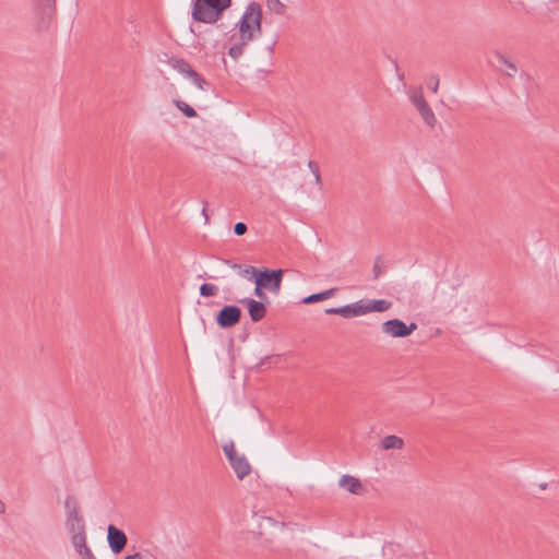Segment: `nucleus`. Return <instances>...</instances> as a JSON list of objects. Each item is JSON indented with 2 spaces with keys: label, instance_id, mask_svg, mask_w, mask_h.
I'll list each match as a JSON object with an SVG mask.
<instances>
[{
  "label": "nucleus",
  "instance_id": "nucleus-1",
  "mask_svg": "<svg viewBox=\"0 0 559 559\" xmlns=\"http://www.w3.org/2000/svg\"><path fill=\"white\" fill-rule=\"evenodd\" d=\"M239 38L252 41L262 35V7L258 2H250L238 22Z\"/></svg>",
  "mask_w": 559,
  "mask_h": 559
},
{
  "label": "nucleus",
  "instance_id": "nucleus-2",
  "mask_svg": "<svg viewBox=\"0 0 559 559\" xmlns=\"http://www.w3.org/2000/svg\"><path fill=\"white\" fill-rule=\"evenodd\" d=\"M63 506L67 514L66 527L68 533L70 535L86 533V524L81 512L79 500L74 496L68 495L64 499Z\"/></svg>",
  "mask_w": 559,
  "mask_h": 559
},
{
  "label": "nucleus",
  "instance_id": "nucleus-3",
  "mask_svg": "<svg viewBox=\"0 0 559 559\" xmlns=\"http://www.w3.org/2000/svg\"><path fill=\"white\" fill-rule=\"evenodd\" d=\"M165 56L167 57L166 62L174 70L182 74L185 79L189 80L199 90L204 91L206 88L207 81L199 72H197L187 60L176 56L168 57L167 53H165Z\"/></svg>",
  "mask_w": 559,
  "mask_h": 559
},
{
  "label": "nucleus",
  "instance_id": "nucleus-4",
  "mask_svg": "<svg viewBox=\"0 0 559 559\" xmlns=\"http://www.w3.org/2000/svg\"><path fill=\"white\" fill-rule=\"evenodd\" d=\"M408 97L413 106L417 109L424 122L428 127L435 128L437 124V117L432 111L431 107L429 106V104L426 102L423 88L412 86L408 90Z\"/></svg>",
  "mask_w": 559,
  "mask_h": 559
},
{
  "label": "nucleus",
  "instance_id": "nucleus-5",
  "mask_svg": "<svg viewBox=\"0 0 559 559\" xmlns=\"http://www.w3.org/2000/svg\"><path fill=\"white\" fill-rule=\"evenodd\" d=\"M223 451L238 479L242 480L251 473V465L245 455H239L233 441L223 445Z\"/></svg>",
  "mask_w": 559,
  "mask_h": 559
},
{
  "label": "nucleus",
  "instance_id": "nucleus-6",
  "mask_svg": "<svg viewBox=\"0 0 559 559\" xmlns=\"http://www.w3.org/2000/svg\"><path fill=\"white\" fill-rule=\"evenodd\" d=\"M381 329L382 332L389 336L406 337L417 329V324L412 322L407 325L400 319H391L383 322Z\"/></svg>",
  "mask_w": 559,
  "mask_h": 559
},
{
  "label": "nucleus",
  "instance_id": "nucleus-7",
  "mask_svg": "<svg viewBox=\"0 0 559 559\" xmlns=\"http://www.w3.org/2000/svg\"><path fill=\"white\" fill-rule=\"evenodd\" d=\"M283 280V270H267L264 269L257 274L254 282H261L265 289L278 294L281 290Z\"/></svg>",
  "mask_w": 559,
  "mask_h": 559
},
{
  "label": "nucleus",
  "instance_id": "nucleus-8",
  "mask_svg": "<svg viewBox=\"0 0 559 559\" xmlns=\"http://www.w3.org/2000/svg\"><path fill=\"white\" fill-rule=\"evenodd\" d=\"M107 542L112 554L119 555L126 548L128 537L122 530L114 524H109L107 527Z\"/></svg>",
  "mask_w": 559,
  "mask_h": 559
},
{
  "label": "nucleus",
  "instance_id": "nucleus-9",
  "mask_svg": "<svg viewBox=\"0 0 559 559\" xmlns=\"http://www.w3.org/2000/svg\"><path fill=\"white\" fill-rule=\"evenodd\" d=\"M241 317V310L237 306H225L216 316V322L221 328H231L236 325Z\"/></svg>",
  "mask_w": 559,
  "mask_h": 559
},
{
  "label": "nucleus",
  "instance_id": "nucleus-10",
  "mask_svg": "<svg viewBox=\"0 0 559 559\" xmlns=\"http://www.w3.org/2000/svg\"><path fill=\"white\" fill-rule=\"evenodd\" d=\"M325 313L338 314L344 318H354V317L364 316L365 314L364 299H361L357 302L345 305V306L337 307V308H328V309H325Z\"/></svg>",
  "mask_w": 559,
  "mask_h": 559
},
{
  "label": "nucleus",
  "instance_id": "nucleus-11",
  "mask_svg": "<svg viewBox=\"0 0 559 559\" xmlns=\"http://www.w3.org/2000/svg\"><path fill=\"white\" fill-rule=\"evenodd\" d=\"M250 316L252 322H260L266 316V307L262 301L252 299V298H243L240 300Z\"/></svg>",
  "mask_w": 559,
  "mask_h": 559
},
{
  "label": "nucleus",
  "instance_id": "nucleus-12",
  "mask_svg": "<svg viewBox=\"0 0 559 559\" xmlns=\"http://www.w3.org/2000/svg\"><path fill=\"white\" fill-rule=\"evenodd\" d=\"M191 14L195 22L210 23V0H192Z\"/></svg>",
  "mask_w": 559,
  "mask_h": 559
},
{
  "label": "nucleus",
  "instance_id": "nucleus-13",
  "mask_svg": "<svg viewBox=\"0 0 559 559\" xmlns=\"http://www.w3.org/2000/svg\"><path fill=\"white\" fill-rule=\"evenodd\" d=\"M338 485L340 487L344 488L345 490L353 495H361L365 491L361 481L358 478L350 475L341 476Z\"/></svg>",
  "mask_w": 559,
  "mask_h": 559
},
{
  "label": "nucleus",
  "instance_id": "nucleus-14",
  "mask_svg": "<svg viewBox=\"0 0 559 559\" xmlns=\"http://www.w3.org/2000/svg\"><path fill=\"white\" fill-rule=\"evenodd\" d=\"M495 57H496L498 63L500 64V67H498L499 71H501L504 75L510 76V78H513L516 74L518 68L514 64V62H512L509 58H507L500 51H495Z\"/></svg>",
  "mask_w": 559,
  "mask_h": 559
},
{
  "label": "nucleus",
  "instance_id": "nucleus-15",
  "mask_svg": "<svg viewBox=\"0 0 559 559\" xmlns=\"http://www.w3.org/2000/svg\"><path fill=\"white\" fill-rule=\"evenodd\" d=\"M391 306H392V302L384 300V299L364 300V312H365V314L372 312V311L383 312V311H386L388 309H390Z\"/></svg>",
  "mask_w": 559,
  "mask_h": 559
},
{
  "label": "nucleus",
  "instance_id": "nucleus-16",
  "mask_svg": "<svg viewBox=\"0 0 559 559\" xmlns=\"http://www.w3.org/2000/svg\"><path fill=\"white\" fill-rule=\"evenodd\" d=\"M231 5V0H212V24Z\"/></svg>",
  "mask_w": 559,
  "mask_h": 559
},
{
  "label": "nucleus",
  "instance_id": "nucleus-17",
  "mask_svg": "<svg viewBox=\"0 0 559 559\" xmlns=\"http://www.w3.org/2000/svg\"><path fill=\"white\" fill-rule=\"evenodd\" d=\"M404 447V440L395 435H390L381 440V448L383 450L396 449L401 450Z\"/></svg>",
  "mask_w": 559,
  "mask_h": 559
},
{
  "label": "nucleus",
  "instance_id": "nucleus-18",
  "mask_svg": "<svg viewBox=\"0 0 559 559\" xmlns=\"http://www.w3.org/2000/svg\"><path fill=\"white\" fill-rule=\"evenodd\" d=\"M71 544L75 551L81 556L84 552V549H87V543H86V533H78L70 535Z\"/></svg>",
  "mask_w": 559,
  "mask_h": 559
},
{
  "label": "nucleus",
  "instance_id": "nucleus-19",
  "mask_svg": "<svg viewBox=\"0 0 559 559\" xmlns=\"http://www.w3.org/2000/svg\"><path fill=\"white\" fill-rule=\"evenodd\" d=\"M335 292H336V288H330V289L321 292V293L312 294L308 297H305L302 299V304H313V302L329 299L330 297H332L334 295Z\"/></svg>",
  "mask_w": 559,
  "mask_h": 559
},
{
  "label": "nucleus",
  "instance_id": "nucleus-20",
  "mask_svg": "<svg viewBox=\"0 0 559 559\" xmlns=\"http://www.w3.org/2000/svg\"><path fill=\"white\" fill-rule=\"evenodd\" d=\"M266 9L276 14L284 15L286 13L287 7L281 0H265Z\"/></svg>",
  "mask_w": 559,
  "mask_h": 559
},
{
  "label": "nucleus",
  "instance_id": "nucleus-21",
  "mask_svg": "<svg viewBox=\"0 0 559 559\" xmlns=\"http://www.w3.org/2000/svg\"><path fill=\"white\" fill-rule=\"evenodd\" d=\"M174 105L187 118H194L198 115L195 109L183 100L174 99Z\"/></svg>",
  "mask_w": 559,
  "mask_h": 559
},
{
  "label": "nucleus",
  "instance_id": "nucleus-22",
  "mask_svg": "<svg viewBox=\"0 0 559 559\" xmlns=\"http://www.w3.org/2000/svg\"><path fill=\"white\" fill-rule=\"evenodd\" d=\"M250 41H245L242 39H240L238 43H235L233 46L229 47V50H228V53L229 56L233 58V59H237L239 58L243 51H245V47L249 44Z\"/></svg>",
  "mask_w": 559,
  "mask_h": 559
},
{
  "label": "nucleus",
  "instance_id": "nucleus-23",
  "mask_svg": "<svg viewBox=\"0 0 559 559\" xmlns=\"http://www.w3.org/2000/svg\"><path fill=\"white\" fill-rule=\"evenodd\" d=\"M276 525H281L282 527L285 525V523H278L276 522L274 519L272 518H269V516H261L260 518V523H259V535H263V531L262 528L265 527V526H276Z\"/></svg>",
  "mask_w": 559,
  "mask_h": 559
},
{
  "label": "nucleus",
  "instance_id": "nucleus-24",
  "mask_svg": "<svg viewBox=\"0 0 559 559\" xmlns=\"http://www.w3.org/2000/svg\"><path fill=\"white\" fill-rule=\"evenodd\" d=\"M39 5L44 13L48 10V13H51L56 9V0H39Z\"/></svg>",
  "mask_w": 559,
  "mask_h": 559
},
{
  "label": "nucleus",
  "instance_id": "nucleus-25",
  "mask_svg": "<svg viewBox=\"0 0 559 559\" xmlns=\"http://www.w3.org/2000/svg\"><path fill=\"white\" fill-rule=\"evenodd\" d=\"M254 283H255L254 296L260 299L259 301L265 300L267 298V296L264 292L265 287H263V284L261 282H254Z\"/></svg>",
  "mask_w": 559,
  "mask_h": 559
},
{
  "label": "nucleus",
  "instance_id": "nucleus-26",
  "mask_svg": "<svg viewBox=\"0 0 559 559\" xmlns=\"http://www.w3.org/2000/svg\"><path fill=\"white\" fill-rule=\"evenodd\" d=\"M247 225L242 222H239L237 223L235 226H234V233L237 235V236H242L246 234L247 231Z\"/></svg>",
  "mask_w": 559,
  "mask_h": 559
},
{
  "label": "nucleus",
  "instance_id": "nucleus-27",
  "mask_svg": "<svg viewBox=\"0 0 559 559\" xmlns=\"http://www.w3.org/2000/svg\"><path fill=\"white\" fill-rule=\"evenodd\" d=\"M373 277L378 278L383 273V267L379 264V261H376L372 267Z\"/></svg>",
  "mask_w": 559,
  "mask_h": 559
},
{
  "label": "nucleus",
  "instance_id": "nucleus-28",
  "mask_svg": "<svg viewBox=\"0 0 559 559\" xmlns=\"http://www.w3.org/2000/svg\"><path fill=\"white\" fill-rule=\"evenodd\" d=\"M200 294L203 297H210V283H203L200 286Z\"/></svg>",
  "mask_w": 559,
  "mask_h": 559
},
{
  "label": "nucleus",
  "instance_id": "nucleus-29",
  "mask_svg": "<svg viewBox=\"0 0 559 559\" xmlns=\"http://www.w3.org/2000/svg\"><path fill=\"white\" fill-rule=\"evenodd\" d=\"M81 557L83 559H97L90 547L84 549V552L81 555Z\"/></svg>",
  "mask_w": 559,
  "mask_h": 559
},
{
  "label": "nucleus",
  "instance_id": "nucleus-30",
  "mask_svg": "<svg viewBox=\"0 0 559 559\" xmlns=\"http://www.w3.org/2000/svg\"><path fill=\"white\" fill-rule=\"evenodd\" d=\"M280 356L276 355V356H265L261 359V361L259 362V367H262L264 366L265 364H271V361L274 359V358H278Z\"/></svg>",
  "mask_w": 559,
  "mask_h": 559
},
{
  "label": "nucleus",
  "instance_id": "nucleus-31",
  "mask_svg": "<svg viewBox=\"0 0 559 559\" xmlns=\"http://www.w3.org/2000/svg\"><path fill=\"white\" fill-rule=\"evenodd\" d=\"M203 207H202V215L204 216V219L205 222H210V214H209V210H207V202L206 201H203Z\"/></svg>",
  "mask_w": 559,
  "mask_h": 559
},
{
  "label": "nucleus",
  "instance_id": "nucleus-32",
  "mask_svg": "<svg viewBox=\"0 0 559 559\" xmlns=\"http://www.w3.org/2000/svg\"><path fill=\"white\" fill-rule=\"evenodd\" d=\"M259 272H260V271H259L257 267L251 266V265H250V266H247V267H246V270H245V273H246V274H251V275L254 277V280L257 278V274H258Z\"/></svg>",
  "mask_w": 559,
  "mask_h": 559
},
{
  "label": "nucleus",
  "instance_id": "nucleus-33",
  "mask_svg": "<svg viewBox=\"0 0 559 559\" xmlns=\"http://www.w3.org/2000/svg\"><path fill=\"white\" fill-rule=\"evenodd\" d=\"M308 167H309V169L311 170V173H312L313 175H314V174H317V173H319V167H318V165H317L314 162L309 160V162H308Z\"/></svg>",
  "mask_w": 559,
  "mask_h": 559
},
{
  "label": "nucleus",
  "instance_id": "nucleus-34",
  "mask_svg": "<svg viewBox=\"0 0 559 559\" xmlns=\"http://www.w3.org/2000/svg\"><path fill=\"white\" fill-rule=\"evenodd\" d=\"M429 87L433 93H437L439 87V80H436L433 84L429 85Z\"/></svg>",
  "mask_w": 559,
  "mask_h": 559
},
{
  "label": "nucleus",
  "instance_id": "nucleus-35",
  "mask_svg": "<svg viewBox=\"0 0 559 559\" xmlns=\"http://www.w3.org/2000/svg\"><path fill=\"white\" fill-rule=\"evenodd\" d=\"M124 559H142L141 555L139 552H135L133 555H127Z\"/></svg>",
  "mask_w": 559,
  "mask_h": 559
},
{
  "label": "nucleus",
  "instance_id": "nucleus-36",
  "mask_svg": "<svg viewBox=\"0 0 559 559\" xmlns=\"http://www.w3.org/2000/svg\"><path fill=\"white\" fill-rule=\"evenodd\" d=\"M313 176H314V179H316V183H317L318 186H321V176H320V171H319V173H317V174H314Z\"/></svg>",
  "mask_w": 559,
  "mask_h": 559
},
{
  "label": "nucleus",
  "instance_id": "nucleus-37",
  "mask_svg": "<svg viewBox=\"0 0 559 559\" xmlns=\"http://www.w3.org/2000/svg\"><path fill=\"white\" fill-rule=\"evenodd\" d=\"M5 512V504L4 502L0 499V514H3Z\"/></svg>",
  "mask_w": 559,
  "mask_h": 559
},
{
  "label": "nucleus",
  "instance_id": "nucleus-38",
  "mask_svg": "<svg viewBox=\"0 0 559 559\" xmlns=\"http://www.w3.org/2000/svg\"><path fill=\"white\" fill-rule=\"evenodd\" d=\"M216 289H217V288H216L215 286H213V285H212V290H211L212 296H214V295L216 294Z\"/></svg>",
  "mask_w": 559,
  "mask_h": 559
}]
</instances>
